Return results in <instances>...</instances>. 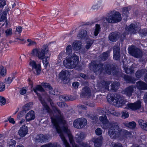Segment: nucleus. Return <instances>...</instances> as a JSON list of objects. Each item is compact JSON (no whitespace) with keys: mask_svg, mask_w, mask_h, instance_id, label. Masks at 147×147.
<instances>
[{"mask_svg":"<svg viewBox=\"0 0 147 147\" xmlns=\"http://www.w3.org/2000/svg\"><path fill=\"white\" fill-rule=\"evenodd\" d=\"M49 51V48L47 45H44L41 48H35L32 49L31 54L36 56L40 59L42 60L44 66L45 68L49 66V61L50 57L46 56Z\"/></svg>","mask_w":147,"mask_h":147,"instance_id":"obj_1","label":"nucleus"},{"mask_svg":"<svg viewBox=\"0 0 147 147\" xmlns=\"http://www.w3.org/2000/svg\"><path fill=\"white\" fill-rule=\"evenodd\" d=\"M115 105L118 107L126 106L124 108L136 111L140 109L141 107L140 101L138 100L134 103L128 102L127 101L121 96L117 95L115 96Z\"/></svg>","mask_w":147,"mask_h":147,"instance_id":"obj_2","label":"nucleus"},{"mask_svg":"<svg viewBox=\"0 0 147 147\" xmlns=\"http://www.w3.org/2000/svg\"><path fill=\"white\" fill-rule=\"evenodd\" d=\"M90 65L94 72H98L101 73L104 70L107 74H111V71L115 69V67L112 65L109 64H107L106 63H105L103 64L101 63L97 64L93 62L91 63Z\"/></svg>","mask_w":147,"mask_h":147,"instance_id":"obj_3","label":"nucleus"},{"mask_svg":"<svg viewBox=\"0 0 147 147\" xmlns=\"http://www.w3.org/2000/svg\"><path fill=\"white\" fill-rule=\"evenodd\" d=\"M105 19L109 23H115L120 22L122 18L120 13L115 11H113L107 13Z\"/></svg>","mask_w":147,"mask_h":147,"instance_id":"obj_4","label":"nucleus"},{"mask_svg":"<svg viewBox=\"0 0 147 147\" xmlns=\"http://www.w3.org/2000/svg\"><path fill=\"white\" fill-rule=\"evenodd\" d=\"M78 62V57L75 54H73L71 57L64 61L63 64L67 68H73L76 66Z\"/></svg>","mask_w":147,"mask_h":147,"instance_id":"obj_5","label":"nucleus"},{"mask_svg":"<svg viewBox=\"0 0 147 147\" xmlns=\"http://www.w3.org/2000/svg\"><path fill=\"white\" fill-rule=\"evenodd\" d=\"M33 90L34 92L36 93L38 96V99L43 106L44 109L46 110L47 112H50V109L49 107L47 105L44 100L42 99L40 94L38 93L37 92V90L41 92H45V90L42 88V86L40 85H37L35 88H33Z\"/></svg>","mask_w":147,"mask_h":147,"instance_id":"obj_6","label":"nucleus"},{"mask_svg":"<svg viewBox=\"0 0 147 147\" xmlns=\"http://www.w3.org/2000/svg\"><path fill=\"white\" fill-rule=\"evenodd\" d=\"M121 129L117 125H113L109 128L108 133L111 138L115 139L120 136Z\"/></svg>","mask_w":147,"mask_h":147,"instance_id":"obj_7","label":"nucleus"},{"mask_svg":"<svg viewBox=\"0 0 147 147\" xmlns=\"http://www.w3.org/2000/svg\"><path fill=\"white\" fill-rule=\"evenodd\" d=\"M29 65L32 67L31 71L37 75L40 74L41 70L40 64H37L35 61L31 59L29 61Z\"/></svg>","mask_w":147,"mask_h":147,"instance_id":"obj_8","label":"nucleus"},{"mask_svg":"<svg viewBox=\"0 0 147 147\" xmlns=\"http://www.w3.org/2000/svg\"><path fill=\"white\" fill-rule=\"evenodd\" d=\"M87 124V121L84 118L82 117L77 119L73 122V125L76 128L80 129L85 127Z\"/></svg>","mask_w":147,"mask_h":147,"instance_id":"obj_9","label":"nucleus"},{"mask_svg":"<svg viewBox=\"0 0 147 147\" xmlns=\"http://www.w3.org/2000/svg\"><path fill=\"white\" fill-rule=\"evenodd\" d=\"M129 54L134 57L139 58L142 56V53L139 49H137L134 46L130 47L128 49Z\"/></svg>","mask_w":147,"mask_h":147,"instance_id":"obj_10","label":"nucleus"},{"mask_svg":"<svg viewBox=\"0 0 147 147\" xmlns=\"http://www.w3.org/2000/svg\"><path fill=\"white\" fill-rule=\"evenodd\" d=\"M136 88L134 86L131 85L126 88L122 91L123 94H125L126 96H131L134 93Z\"/></svg>","mask_w":147,"mask_h":147,"instance_id":"obj_11","label":"nucleus"},{"mask_svg":"<svg viewBox=\"0 0 147 147\" xmlns=\"http://www.w3.org/2000/svg\"><path fill=\"white\" fill-rule=\"evenodd\" d=\"M51 138L50 136L48 134L43 135L42 134L38 135L36 138L37 141L41 143L46 142Z\"/></svg>","mask_w":147,"mask_h":147,"instance_id":"obj_12","label":"nucleus"},{"mask_svg":"<svg viewBox=\"0 0 147 147\" xmlns=\"http://www.w3.org/2000/svg\"><path fill=\"white\" fill-rule=\"evenodd\" d=\"M91 94V90L90 88L87 86L84 87L82 89L80 95L82 97L90 96Z\"/></svg>","mask_w":147,"mask_h":147,"instance_id":"obj_13","label":"nucleus"},{"mask_svg":"<svg viewBox=\"0 0 147 147\" xmlns=\"http://www.w3.org/2000/svg\"><path fill=\"white\" fill-rule=\"evenodd\" d=\"M140 28L136 25L134 24H131L128 27L126 28V29L130 32L131 34H134L138 31Z\"/></svg>","mask_w":147,"mask_h":147,"instance_id":"obj_14","label":"nucleus"},{"mask_svg":"<svg viewBox=\"0 0 147 147\" xmlns=\"http://www.w3.org/2000/svg\"><path fill=\"white\" fill-rule=\"evenodd\" d=\"M28 131V130L27 126L24 125L20 128L18 130V133L20 137H23L27 134Z\"/></svg>","mask_w":147,"mask_h":147,"instance_id":"obj_15","label":"nucleus"},{"mask_svg":"<svg viewBox=\"0 0 147 147\" xmlns=\"http://www.w3.org/2000/svg\"><path fill=\"white\" fill-rule=\"evenodd\" d=\"M102 138L100 136L98 138H93L92 139V140L94 143L95 147H100L102 144Z\"/></svg>","mask_w":147,"mask_h":147,"instance_id":"obj_16","label":"nucleus"},{"mask_svg":"<svg viewBox=\"0 0 147 147\" xmlns=\"http://www.w3.org/2000/svg\"><path fill=\"white\" fill-rule=\"evenodd\" d=\"M120 49L118 47L115 46L113 48V58L115 60H118L120 56Z\"/></svg>","mask_w":147,"mask_h":147,"instance_id":"obj_17","label":"nucleus"},{"mask_svg":"<svg viewBox=\"0 0 147 147\" xmlns=\"http://www.w3.org/2000/svg\"><path fill=\"white\" fill-rule=\"evenodd\" d=\"M26 121H30L34 120L35 118L34 112L30 111L26 114Z\"/></svg>","mask_w":147,"mask_h":147,"instance_id":"obj_18","label":"nucleus"},{"mask_svg":"<svg viewBox=\"0 0 147 147\" xmlns=\"http://www.w3.org/2000/svg\"><path fill=\"white\" fill-rule=\"evenodd\" d=\"M136 86L140 90L147 89V84L142 81L136 82Z\"/></svg>","mask_w":147,"mask_h":147,"instance_id":"obj_19","label":"nucleus"},{"mask_svg":"<svg viewBox=\"0 0 147 147\" xmlns=\"http://www.w3.org/2000/svg\"><path fill=\"white\" fill-rule=\"evenodd\" d=\"M118 34L117 32H113L111 33L109 36V40L112 42L116 41L118 38Z\"/></svg>","mask_w":147,"mask_h":147,"instance_id":"obj_20","label":"nucleus"},{"mask_svg":"<svg viewBox=\"0 0 147 147\" xmlns=\"http://www.w3.org/2000/svg\"><path fill=\"white\" fill-rule=\"evenodd\" d=\"M87 32L86 30L83 29L80 30L77 36L78 38L79 39L85 38L87 36Z\"/></svg>","mask_w":147,"mask_h":147,"instance_id":"obj_21","label":"nucleus"},{"mask_svg":"<svg viewBox=\"0 0 147 147\" xmlns=\"http://www.w3.org/2000/svg\"><path fill=\"white\" fill-rule=\"evenodd\" d=\"M81 42L80 41H76L72 44V47L76 51H78L81 48Z\"/></svg>","mask_w":147,"mask_h":147,"instance_id":"obj_22","label":"nucleus"},{"mask_svg":"<svg viewBox=\"0 0 147 147\" xmlns=\"http://www.w3.org/2000/svg\"><path fill=\"white\" fill-rule=\"evenodd\" d=\"M121 131L120 133V136H124L127 138H131L132 136L131 133L130 132L124 129L120 130Z\"/></svg>","mask_w":147,"mask_h":147,"instance_id":"obj_23","label":"nucleus"},{"mask_svg":"<svg viewBox=\"0 0 147 147\" xmlns=\"http://www.w3.org/2000/svg\"><path fill=\"white\" fill-rule=\"evenodd\" d=\"M59 77L60 79L64 82L65 80H67V78L66 76V71L63 70L59 74Z\"/></svg>","mask_w":147,"mask_h":147,"instance_id":"obj_24","label":"nucleus"},{"mask_svg":"<svg viewBox=\"0 0 147 147\" xmlns=\"http://www.w3.org/2000/svg\"><path fill=\"white\" fill-rule=\"evenodd\" d=\"M117 95V94L113 95L109 94L107 95V98L108 102L109 103H111L112 102H114V104L115 105V96Z\"/></svg>","mask_w":147,"mask_h":147,"instance_id":"obj_25","label":"nucleus"},{"mask_svg":"<svg viewBox=\"0 0 147 147\" xmlns=\"http://www.w3.org/2000/svg\"><path fill=\"white\" fill-rule=\"evenodd\" d=\"M147 71L145 69L138 70L136 73V77L138 78H140L144 75H145Z\"/></svg>","mask_w":147,"mask_h":147,"instance_id":"obj_26","label":"nucleus"},{"mask_svg":"<svg viewBox=\"0 0 147 147\" xmlns=\"http://www.w3.org/2000/svg\"><path fill=\"white\" fill-rule=\"evenodd\" d=\"M119 85V83L118 82H115L113 84H112L111 85V89L110 90V91L111 90L114 91H116L117 90L118 88V86Z\"/></svg>","mask_w":147,"mask_h":147,"instance_id":"obj_27","label":"nucleus"},{"mask_svg":"<svg viewBox=\"0 0 147 147\" xmlns=\"http://www.w3.org/2000/svg\"><path fill=\"white\" fill-rule=\"evenodd\" d=\"M84 135L83 133L78 134L76 137V138L78 142H80L83 140H84Z\"/></svg>","mask_w":147,"mask_h":147,"instance_id":"obj_28","label":"nucleus"},{"mask_svg":"<svg viewBox=\"0 0 147 147\" xmlns=\"http://www.w3.org/2000/svg\"><path fill=\"white\" fill-rule=\"evenodd\" d=\"M129 13L126 7H124L123 9L122 14L124 19H127Z\"/></svg>","mask_w":147,"mask_h":147,"instance_id":"obj_29","label":"nucleus"},{"mask_svg":"<svg viewBox=\"0 0 147 147\" xmlns=\"http://www.w3.org/2000/svg\"><path fill=\"white\" fill-rule=\"evenodd\" d=\"M138 122L141 128L145 130L147 126L146 122L142 119L139 120Z\"/></svg>","mask_w":147,"mask_h":147,"instance_id":"obj_30","label":"nucleus"},{"mask_svg":"<svg viewBox=\"0 0 147 147\" xmlns=\"http://www.w3.org/2000/svg\"><path fill=\"white\" fill-rule=\"evenodd\" d=\"M101 28L99 24H96L95 28L94 30V34L95 36H96L100 31Z\"/></svg>","mask_w":147,"mask_h":147,"instance_id":"obj_31","label":"nucleus"},{"mask_svg":"<svg viewBox=\"0 0 147 147\" xmlns=\"http://www.w3.org/2000/svg\"><path fill=\"white\" fill-rule=\"evenodd\" d=\"M61 98L63 99V100L67 101L73 100L75 99V98L71 96H64L62 95Z\"/></svg>","mask_w":147,"mask_h":147,"instance_id":"obj_32","label":"nucleus"},{"mask_svg":"<svg viewBox=\"0 0 147 147\" xmlns=\"http://www.w3.org/2000/svg\"><path fill=\"white\" fill-rule=\"evenodd\" d=\"M44 86L46 88L49 89V92L52 94L55 95V93L54 90L52 89V88L50 86L48 83H45L44 84Z\"/></svg>","mask_w":147,"mask_h":147,"instance_id":"obj_33","label":"nucleus"},{"mask_svg":"<svg viewBox=\"0 0 147 147\" xmlns=\"http://www.w3.org/2000/svg\"><path fill=\"white\" fill-rule=\"evenodd\" d=\"M109 56V54L107 52H104L100 55V58L101 60L103 61L106 60Z\"/></svg>","mask_w":147,"mask_h":147,"instance_id":"obj_34","label":"nucleus"},{"mask_svg":"<svg viewBox=\"0 0 147 147\" xmlns=\"http://www.w3.org/2000/svg\"><path fill=\"white\" fill-rule=\"evenodd\" d=\"M110 83L109 81L106 82L105 81H102L101 82V84L102 85L103 88H104L108 90L109 91H110L109 89V85L110 84Z\"/></svg>","mask_w":147,"mask_h":147,"instance_id":"obj_35","label":"nucleus"},{"mask_svg":"<svg viewBox=\"0 0 147 147\" xmlns=\"http://www.w3.org/2000/svg\"><path fill=\"white\" fill-rule=\"evenodd\" d=\"M125 125L130 128H134L136 125V123L134 121L130 122L128 123H126L124 124Z\"/></svg>","mask_w":147,"mask_h":147,"instance_id":"obj_36","label":"nucleus"},{"mask_svg":"<svg viewBox=\"0 0 147 147\" xmlns=\"http://www.w3.org/2000/svg\"><path fill=\"white\" fill-rule=\"evenodd\" d=\"M6 74V70L5 68L3 66H0V78L1 76H3Z\"/></svg>","mask_w":147,"mask_h":147,"instance_id":"obj_37","label":"nucleus"},{"mask_svg":"<svg viewBox=\"0 0 147 147\" xmlns=\"http://www.w3.org/2000/svg\"><path fill=\"white\" fill-rule=\"evenodd\" d=\"M99 120L104 124H106L107 123L108 120L107 117L105 115L104 116H100L99 117Z\"/></svg>","mask_w":147,"mask_h":147,"instance_id":"obj_38","label":"nucleus"},{"mask_svg":"<svg viewBox=\"0 0 147 147\" xmlns=\"http://www.w3.org/2000/svg\"><path fill=\"white\" fill-rule=\"evenodd\" d=\"M27 41L28 42V44L27 45L28 47H33L36 45V42L32 40L31 39H28L27 40Z\"/></svg>","mask_w":147,"mask_h":147,"instance_id":"obj_39","label":"nucleus"},{"mask_svg":"<svg viewBox=\"0 0 147 147\" xmlns=\"http://www.w3.org/2000/svg\"><path fill=\"white\" fill-rule=\"evenodd\" d=\"M124 78L125 80L129 83H133L134 81L132 78L128 75H125L124 76Z\"/></svg>","mask_w":147,"mask_h":147,"instance_id":"obj_40","label":"nucleus"},{"mask_svg":"<svg viewBox=\"0 0 147 147\" xmlns=\"http://www.w3.org/2000/svg\"><path fill=\"white\" fill-rule=\"evenodd\" d=\"M72 49L70 45H68L66 47V53L67 55H70L71 53Z\"/></svg>","mask_w":147,"mask_h":147,"instance_id":"obj_41","label":"nucleus"},{"mask_svg":"<svg viewBox=\"0 0 147 147\" xmlns=\"http://www.w3.org/2000/svg\"><path fill=\"white\" fill-rule=\"evenodd\" d=\"M4 20H5V25L6 26L8 24L7 18L5 16L2 15V13H0V22H3Z\"/></svg>","mask_w":147,"mask_h":147,"instance_id":"obj_42","label":"nucleus"},{"mask_svg":"<svg viewBox=\"0 0 147 147\" xmlns=\"http://www.w3.org/2000/svg\"><path fill=\"white\" fill-rule=\"evenodd\" d=\"M64 55V52H61L60 53L58 56V61L60 63L63 60V55Z\"/></svg>","mask_w":147,"mask_h":147,"instance_id":"obj_43","label":"nucleus"},{"mask_svg":"<svg viewBox=\"0 0 147 147\" xmlns=\"http://www.w3.org/2000/svg\"><path fill=\"white\" fill-rule=\"evenodd\" d=\"M6 102L5 98L3 96H0V105H4L5 104Z\"/></svg>","mask_w":147,"mask_h":147,"instance_id":"obj_44","label":"nucleus"},{"mask_svg":"<svg viewBox=\"0 0 147 147\" xmlns=\"http://www.w3.org/2000/svg\"><path fill=\"white\" fill-rule=\"evenodd\" d=\"M57 104L59 107L61 108L67 107V105L64 102H58L57 103Z\"/></svg>","mask_w":147,"mask_h":147,"instance_id":"obj_45","label":"nucleus"},{"mask_svg":"<svg viewBox=\"0 0 147 147\" xmlns=\"http://www.w3.org/2000/svg\"><path fill=\"white\" fill-rule=\"evenodd\" d=\"M123 68H124V69L126 73L127 74H130L132 73V70L131 69L125 66L123 67Z\"/></svg>","mask_w":147,"mask_h":147,"instance_id":"obj_46","label":"nucleus"},{"mask_svg":"<svg viewBox=\"0 0 147 147\" xmlns=\"http://www.w3.org/2000/svg\"><path fill=\"white\" fill-rule=\"evenodd\" d=\"M92 43L93 42L92 41L88 40L87 41L86 46V48L87 49H89L92 45Z\"/></svg>","mask_w":147,"mask_h":147,"instance_id":"obj_47","label":"nucleus"},{"mask_svg":"<svg viewBox=\"0 0 147 147\" xmlns=\"http://www.w3.org/2000/svg\"><path fill=\"white\" fill-rule=\"evenodd\" d=\"M122 117L124 119L127 118L129 116L128 113L126 111H123L122 113Z\"/></svg>","mask_w":147,"mask_h":147,"instance_id":"obj_48","label":"nucleus"},{"mask_svg":"<svg viewBox=\"0 0 147 147\" xmlns=\"http://www.w3.org/2000/svg\"><path fill=\"white\" fill-rule=\"evenodd\" d=\"M14 78V77H13L12 78H11L10 77H9L7 78V79H5V84H10L12 81V80Z\"/></svg>","mask_w":147,"mask_h":147,"instance_id":"obj_49","label":"nucleus"},{"mask_svg":"<svg viewBox=\"0 0 147 147\" xmlns=\"http://www.w3.org/2000/svg\"><path fill=\"white\" fill-rule=\"evenodd\" d=\"M5 89V84L2 82L0 83V92L3 91Z\"/></svg>","mask_w":147,"mask_h":147,"instance_id":"obj_50","label":"nucleus"},{"mask_svg":"<svg viewBox=\"0 0 147 147\" xmlns=\"http://www.w3.org/2000/svg\"><path fill=\"white\" fill-rule=\"evenodd\" d=\"M6 4L5 0H0V7H3Z\"/></svg>","mask_w":147,"mask_h":147,"instance_id":"obj_51","label":"nucleus"},{"mask_svg":"<svg viewBox=\"0 0 147 147\" xmlns=\"http://www.w3.org/2000/svg\"><path fill=\"white\" fill-rule=\"evenodd\" d=\"M95 132L97 135H100L102 132V131L101 129L100 128H98L95 130Z\"/></svg>","mask_w":147,"mask_h":147,"instance_id":"obj_52","label":"nucleus"},{"mask_svg":"<svg viewBox=\"0 0 147 147\" xmlns=\"http://www.w3.org/2000/svg\"><path fill=\"white\" fill-rule=\"evenodd\" d=\"M91 120H93L94 122H96L98 120V118L96 116L94 115H92L90 118Z\"/></svg>","mask_w":147,"mask_h":147,"instance_id":"obj_53","label":"nucleus"},{"mask_svg":"<svg viewBox=\"0 0 147 147\" xmlns=\"http://www.w3.org/2000/svg\"><path fill=\"white\" fill-rule=\"evenodd\" d=\"M26 89L24 88H23L20 89V93L21 95H24L26 93Z\"/></svg>","mask_w":147,"mask_h":147,"instance_id":"obj_54","label":"nucleus"},{"mask_svg":"<svg viewBox=\"0 0 147 147\" xmlns=\"http://www.w3.org/2000/svg\"><path fill=\"white\" fill-rule=\"evenodd\" d=\"M99 7L98 3H96L92 5L91 7V9L93 10L98 9Z\"/></svg>","mask_w":147,"mask_h":147,"instance_id":"obj_55","label":"nucleus"},{"mask_svg":"<svg viewBox=\"0 0 147 147\" xmlns=\"http://www.w3.org/2000/svg\"><path fill=\"white\" fill-rule=\"evenodd\" d=\"M12 30L11 29H7L5 31V33L7 36L11 35L12 34Z\"/></svg>","mask_w":147,"mask_h":147,"instance_id":"obj_56","label":"nucleus"},{"mask_svg":"<svg viewBox=\"0 0 147 147\" xmlns=\"http://www.w3.org/2000/svg\"><path fill=\"white\" fill-rule=\"evenodd\" d=\"M79 83L78 82H75L73 83L72 86L75 88L77 89L79 86Z\"/></svg>","mask_w":147,"mask_h":147,"instance_id":"obj_57","label":"nucleus"},{"mask_svg":"<svg viewBox=\"0 0 147 147\" xmlns=\"http://www.w3.org/2000/svg\"><path fill=\"white\" fill-rule=\"evenodd\" d=\"M112 147H123L122 144L119 143H116L112 144Z\"/></svg>","mask_w":147,"mask_h":147,"instance_id":"obj_58","label":"nucleus"},{"mask_svg":"<svg viewBox=\"0 0 147 147\" xmlns=\"http://www.w3.org/2000/svg\"><path fill=\"white\" fill-rule=\"evenodd\" d=\"M16 141L13 139H11L10 141L8 144L10 145H13L15 146V145L16 144Z\"/></svg>","mask_w":147,"mask_h":147,"instance_id":"obj_59","label":"nucleus"},{"mask_svg":"<svg viewBox=\"0 0 147 147\" xmlns=\"http://www.w3.org/2000/svg\"><path fill=\"white\" fill-rule=\"evenodd\" d=\"M85 104L86 105H88V106L91 107H94L95 105L93 102H87Z\"/></svg>","mask_w":147,"mask_h":147,"instance_id":"obj_60","label":"nucleus"},{"mask_svg":"<svg viewBox=\"0 0 147 147\" xmlns=\"http://www.w3.org/2000/svg\"><path fill=\"white\" fill-rule=\"evenodd\" d=\"M9 118L8 119V121H9V122L13 124H14L15 123V121H14V119L13 118Z\"/></svg>","mask_w":147,"mask_h":147,"instance_id":"obj_61","label":"nucleus"},{"mask_svg":"<svg viewBox=\"0 0 147 147\" xmlns=\"http://www.w3.org/2000/svg\"><path fill=\"white\" fill-rule=\"evenodd\" d=\"M50 147H61V146L59 145H57V143L52 144L51 143Z\"/></svg>","mask_w":147,"mask_h":147,"instance_id":"obj_62","label":"nucleus"},{"mask_svg":"<svg viewBox=\"0 0 147 147\" xmlns=\"http://www.w3.org/2000/svg\"><path fill=\"white\" fill-rule=\"evenodd\" d=\"M79 107L80 109H82L86 110L87 109V107L82 105H79Z\"/></svg>","mask_w":147,"mask_h":147,"instance_id":"obj_63","label":"nucleus"},{"mask_svg":"<svg viewBox=\"0 0 147 147\" xmlns=\"http://www.w3.org/2000/svg\"><path fill=\"white\" fill-rule=\"evenodd\" d=\"M144 99L146 103H147V92L144 95Z\"/></svg>","mask_w":147,"mask_h":147,"instance_id":"obj_64","label":"nucleus"}]
</instances>
